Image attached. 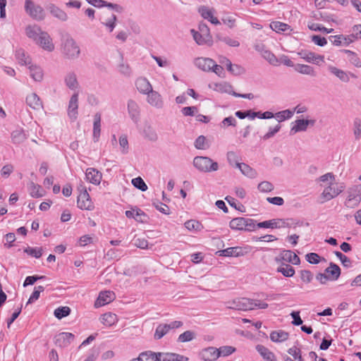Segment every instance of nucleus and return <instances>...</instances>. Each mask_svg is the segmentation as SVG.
Listing matches in <instances>:
<instances>
[{"label": "nucleus", "instance_id": "nucleus-20", "mask_svg": "<svg viewBox=\"0 0 361 361\" xmlns=\"http://www.w3.org/2000/svg\"><path fill=\"white\" fill-rule=\"evenodd\" d=\"M200 356L204 361H214L219 357V354L217 348L208 347L201 350Z\"/></svg>", "mask_w": 361, "mask_h": 361}, {"label": "nucleus", "instance_id": "nucleus-57", "mask_svg": "<svg viewBox=\"0 0 361 361\" xmlns=\"http://www.w3.org/2000/svg\"><path fill=\"white\" fill-rule=\"evenodd\" d=\"M24 252L32 257L39 258L42 255V248L27 247L25 248Z\"/></svg>", "mask_w": 361, "mask_h": 361}, {"label": "nucleus", "instance_id": "nucleus-47", "mask_svg": "<svg viewBox=\"0 0 361 361\" xmlns=\"http://www.w3.org/2000/svg\"><path fill=\"white\" fill-rule=\"evenodd\" d=\"M28 188H29L30 195L32 197L38 198V197H41L44 195V191L42 189L40 185H37V184L34 183L33 182H31L29 184Z\"/></svg>", "mask_w": 361, "mask_h": 361}, {"label": "nucleus", "instance_id": "nucleus-17", "mask_svg": "<svg viewBox=\"0 0 361 361\" xmlns=\"http://www.w3.org/2000/svg\"><path fill=\"white\" fill-rule=\"evenodd\" d=\"M114 299H115V294L114 292L110 291V290L102 291L99 293V295L94 303V306L96 307H99L104 306L106 304L110 303Z\"/></svg>", "mask_w": 361, "mask_h": 361}, {"label": "nucleus", "instance_id": "nucleus-31", "mask_svg": "<svg viewBox=\"0 0 361 361\" xmlns=\"http://www.w3.org/2000/svg\"><path fill=\"white\" fill-rule=\"evenodd\" d=\"M30 71V77L37 82H40L43 79L44 73L42 68L32 63L27 66Z\"/></svg>", "mask_w": 361, "mask_h": 361}, {"label": "nucleus", "instance_id": "nucleus-40", "mask_svg": "<svg viewBox=\"0 0 361 361\" xmlns=\"http://www.w3.org/2000/svg\"><path fill=\"white\" fill-rule=\"evenodd\" d=\"M16 57L19 64L21 66H28L31 63V59L23 49H18L16 52Z\"/></svg>", "mask_w": 361, "mask_h": 361}, {"label": "nucleus", "instance_id": "nucleus-29", "mask_svg": "<svg viewBox=\"0 0 361 361\" xmlns=\"http://www.w3.org/2000/svg\"><path fill=\"white\" fill-rule=\"evenodd\" d=\"M137 90L142 94H145L152 91V87L149 82L145 78H140L135 82Z\"/></svg>", "mask_w": 361, "mask_h": 361}, {"label": "nucleus", "instance_id": "nucleus-37", "mask_svg": "<svg viewBox=\"0 0 361 361\" xmlns=\"http://www.w3.org/2000/svg\"><path fill=\"white\" fill-rule=\"evenodd\" d=\"M256 350L266 361L276 360L274 354L265 346L257 345Z\"/></svg>", "mask_w": 361, "mask_h": 361}, {"label": "nucleus", "instance_id": "nucleus-54", "mask_svg": "<svg viewBox=\"0 0 361 361\" xmlns=\"http://www.w3.org/2000/svg\"><path fill=\"white\" fill-rule=\"evenodd\" d=\"M195 338V333L192 331H186L183 334H180L178 338V341L180 343H185L191 341Z\"/></svg>", "mask_w": 361, "mask_h": 361}, {"label": "nucleus", "instance_id": "nucleus-28", "mask_svg": "<svg viewBox=\"0 0 361 361\" xmlns=\"http://www.w3.org/2000/svg\"><path fill=\"white\" fill-rule=\"evenodd\" d=\"M294 69L296 72L311 77H316L317 72L314 68L309 65L298 63L294 66Z\"/></svg>", "mask_w": 361, "mask_h": 361}, {"label": "nucleus", "instance_id": "nucleus-58", "mask_svg": "<svg viewBox=\"0 0 361 361\" xmlns=\"http://www.w3.org/2000/svg\"><path fill=\"white\" fill-rule=\"evenodd\" d=\"M147 95V102L152 106H157L158 104V93L156 91L152 90L149 93L145 94Z\"/></svg>", "mask_w": 361, "mask_h": 361}, {"label": "nucleus", "instance_id": "nucleus-24", "mask_svg": "<svg viewBox=\"0 0 361 361\" xmlns=\"http://www.w3.org/2000/svg\"><path fill=\"white\" fill-rule=\"evenodd\" d=\"M183 325L181 321H173L170 324H159V338L166 335L170 330L178 329Z\"/></svg>", "mask_w": 361, "mask_h": 361}, {"label": "nucleus", "instance_id": "nucleus-9", "mask_svg": "<svg viewBox=\"0 0 361 361\" xmlns=\"http://www.w3.org/2000/svg\"><path fill=\"white\" fill-rule=\"evenodd\" d=\"M292 219H276L269 221H264L257 224L258 228H283V227H290L293 225Z\"/></svg>", "mask_w": 361, "mask_h": 361}, {"label": "nucleus", "instance_id": "nucleus-43", "mask_svg": "<svg viewBox=\"0 0 361 361\" xmlns=\"http://www.w3.org/2000/svg\"><path fill=\"white\" fill-rule=\"evenodd\" d=\"M201 16L204 18L209 20L212 24L219 25L220 21L217 19V18L213 16V13L210 9L207 7H202L199 10Z\"/></svg>", "mask_w": 361, "mask_h": 361}, {"label": "nucleus", "instance_id": "nucleus-27", "mask_svg": "<svg viewBox=\"0 0 361 361\" xmlns=\"http://www.w3.org/2000/svg\"><path fill=\"white\" fill-rule=\"evenodd\" d=\"M26 104L34 110H39L42 108V103L35 93H31L27 96Z\"/></svg>", "mask_w": 361, "mask_h": 361}, {"label": "nucleus", "instance_id": "nucleus-13", "mask_svg": "<svg viewBox=\"0 0 361 361\" xmlns=\"http://www.w3.org/2000/svg\"><path fill=\"white\" fill-rule=\"evenodd\" d=\"M74 337V335L71 333L61 332L56 335L54 342L57 346L65 348L73 342Z\"/></svg>", "mask_w": 361, "mask_h": 361}, {"label": "nucleus", "instance_id": "nucleus-63", "mask_svg": "<svg viewBox=\"0 0 361 361\" xmlns=\"http://www.w3.org/2000/svg\"><path fill=\"white\" fill-rule=\"evenodd\" d=\"M44 290V287L42 286H39L35 288L33 293L30 295V298L28 299L27 304L28 303H32L37 300H38L40 293L43 292Z\"/></svg>", "mask_w": 361, "mask_h": 361}, {"label": "nucleus", "instance_id": "nucleus-8", "mask_svg": "<svg viewBox=\"0 0 361 361\" xmlns=\"http://www.w3.org/2000/svg\"><path fill=\"white\" fill-rule=\"evenodd\" d=\"M35 44L43 50L52 52L55 49V44L51 35L46 31H44L41 36L39 37Z\"/></svg>", "mask_w": 361, "mask_h": 361}, {"label": "nucleus", "instance_id": "nucleus-2", "mask_svg": "<svg viewBox=\"0 0 361 361\" xmlns=\"http://www.w3.org/2000/svg\"><path fill=\"white\" fill-rule=\"evenodd\" d=\"M193 166L200 172L210 173L219 170V164L208 157L197 156L193 159Z\"/></svg>", "mask_w": 361, "mask_h": 361}, {"label": "nucleus", "instance_id": "nucleus-41", "mask_svg": "<svg viewBox=\"0 0 361 361\" xmlns=\"http://www.w3.org/2000/svg\"><path fill=\"white\" fill-rule=\"evenodd\" d=\"M100 320L104 325L111 326L117 323L118 317L114 313L107 312L102 315Z\"/></svg>", "mask_w": 361, "mask_h": 361}, {"label": "nucleus", "instance_id": "nucleus-44", "mask_svg": "<svg viewBox=\"0 0 361 361\" xmlns=\"http://www.w3.org/2000/svg\"><path fill=\"white\" fill-rule=\"evenodd\" d=\"M336 180V177L333 173H326L320 177H319L317 180V182L320 184L321 186H326L330 183H334Z\"/></svg>", "mask_w": 361, "mask_h": 361}, {"label": "nucleus", "instance_id": "nucleus-7", "mask_svg": "<svg viewBox=\"0 0 361 361\" xmlns=\"http://www.w3.org/2000/svg\"><path fill=\"white\" fill-rule=\"evenodd\" d=\"M251 299L247 298H240L226 302V306L228 309L248 311L252 310Z\"/></svg>", "mask_w": 361, "mask_h": 361}, {"label": "nucleus", "instance_id": "nucleus-51", "mask_svg": "<svg viewBox=\"0 0 361 361\" xmlns=\"http://www.w3.org/2000/svg\"><path fill=\"white\" fill-rule=\"evenodd\" d=\"M185 227L190 231H199L203 228L202 224L196 220H188L185 223Z\"/></svg>", "mask_w": 361, "mask_h": 361}, {"label": "nucleus", "instance_id": "nucleus-36", "mask_svg": "<svg viewBox=\"0 0 361 361\" xmlns=\"http://www.w3.org/2000/svg\"><path fill=\"white\" fill-rule=\"evenodd\" d=\"M237 168L247 178H255L257 176V172L256 170L250 167L247 164L241 163L240 164H237Z\"/></svg>", "mask_w": 361, "mask_h": 361}, {"label": "nucleus", "instance_id": "nucleus-33", "mask_svg": "<svg viewBox=\"0 0 361 361\" xmlns=\"http://www.w3.org/2000/svg\"><path fill=\"white\" fill-rule=\"evenodd\" d=\"M117 17L116 15L111 13L110 15H107L106 18H103L101 20V23L105 26L106 29L111 32L115 29L116 26Z\"/></svg>", "mask_w": 361, "mask_h": 361}, {"label": "nucleus", "instance_id": "nucleus-46", "mask_svg": "<svg viewBox=\"0 0 361 361\" xmlns=\"http://www.w3.org/2000/svg\"><path fill=\"white\" fill-rule=\"evenodd\" d=\"M11 140L13 143L19 144L26 140V135L22 128H18L11 133Z\"/></svg>", "mask_w": 361, "mask_h": 361}, {"label": "nucleus", "instance_id": "nucleus-5", "mask_svg": "<svg viewBox=\"0 0 361 361\" xmlns=\"http://www.w3.org/2000/svg\"><path fill=\"white\" fill-rule=\"evenodd\" d=\"M233 230L252 231L255 228V221L251 219L238 217L233 219L229 224Z\"/></svg>", "mask_w": 361, "mask_h": 361}, {"label": "nucleus", "instance_id": "nucleus-25", "mask_svg": "<svg viewBox=\"0 0 361 361\" xmlns=\"http://www.w3.org/2000/svg\"><path fill=\"white\" fill-rule=\"evenodd\" d=\"M47 9L49 11V12L54 17L58 18L59 20H60L63 22L68 20V14L63 10H62L59 7L55 6L54 4H49L47 6Z\"/></svg>", "mask_w": 361, "mask_h": 361}, {"label": "nucleus", "instance_id": "nucleus-11", "mask_svg": "<svg viewBox=\"0 0 361 361\" xmlns=\"http://www.w3.org/2000/svg\"><path fill=\"white\" fill-rule=\"evenodd\" d=\"M78 97L79 94L74 92L70 98L68 106V116L72 120L75 121L78 114Z\"/></svg>", "mask_w": 361, "mask_h": 361}, {"label": "nucleus", "instance_id": "nucleus-60", "mask_svg": "<svg viewBox=\"0 0 361 361\" xmlns=\"http://www.w3.org/2000/svg\"><path fill=\"white\" fill-rule=\"evenodd\" d=\"M221 20L224 24L226 25L229 28H233L235 25L236 19L233 15L226 14L224 15Z\"/></svg>", "mask_w": 361, "mask_h": 361}, {"label": "nucleus", "instance_id": "nucleus-35", "mask_svg": "<svg viewBox=\"0 0 361 361\" xmlns=\"http://www.w3.org/2000/svg\"><path fill=\"white\" fill-rule=\"evenodd\" d=\"M188 358L176 353H159V361H188Z\"/></svg>", "mask_w": 361, "mask_h": 361}, {"label": "nucleus", "instance_id": "nucleus-50", "mask_svg": "<svg viewBox=\"0 0 361 361\" xmlns=\"http://www.w3.org/2000/svg\"><path fill=\"white\" fill-rule=\"evenodd\" d=\"M294 114V111L286 109L275 114V118L279 122L290 118Z\"/></svg>", "mask_w": 361, "mask_h": 361}, {"label": "nucleus", "instance_id": "nucleus-45", "mask_svg": "<svg viewBox=\"0 0 361 361\" xmlns=\"http://www.w3.org/2000/svg\"><path fill=\"white\" fill-rule=\"evenodd\" d=\"M325 272L329 274V276H331V279L336 280L341 275V269L337 264L331 262L329 267L325 269Z\"/></svg>", "mask_w": 361, "mask_h": 361}, {"label": "nucleus", "instance_id": "nucleus-48", "mask_svg": "<svg viewBox=\"0 0 361 361\" xmlns=\"http://www.w3.org/2000/svg\"><path fill=\"white\" fill-rule=\"evenodd\" d=\"M277 271L286 277H292L295 274V269L288 264H282L277 268Z\"/></svg>", "mask_w": 361, "mask_h": 361}, {"label": "nucleus", "instance_id": "nucleus-32", "mask_svg": "<svg viewBox=\"0 0 361 361\" xmlns=\"http://www.w3.org/2000/svg\"><path fill=\"white\" fill-rule=\"evenodd\" d=\"M126 216L128 218H133L137 222H145L146 221V215L140 209H133L126 211Z\"/></svg>", "mask_w": 361, "mask_h": 361}, {"label": "nucleus", "instance_id": "nucleus-26", "mask_svg": "<svg viewBox=\"0 0 361 361\" xmlns=\"http://www.w3.org/2000/svg\"><path fill=\"white\" fill-rule=\"evenodd\" d=\"M219 62L224 64L226 66L227 70L235 75H240L244 72V70L241 66L236 64L233 65L231 61L225 56H221Z\"/></svg>", "mask_w": 361, "mask_h": 361}, {"label": "nucleus", "instance_id": "nucleus-34", "mask_svg": "<svg viewBox=\"0 0 361 361\" xmlns=\"http://www.w3.org/2000/svg\"><path fill=\"white\" fill-rule=\"evenodd\" d=\"M219 256L239 257L243 255L242 248L240 247H228L217 252Z\"/></svg>", "mask_w": 361, "mask_h": 361}, {"label": "nucleus", "instance_id": "nucleus-6", "mask_svg": "<svg viewBox=\"0 0 361 361\" xmlns=\"http://www.w3.org/2000/svg\"><path fill=\"white\" fill-rule=\"evenodd\" d=\"M25 10L31 18L37 20H42L45 17L42 7L35 4L32 0H25Z\"/></svg>", "mask_w": 361, "mask_h": 361}, {"label": "nucleus", "instance_id": "nucleus-14", "mask_svg": "<svg viewBox=\"0 0 361 361\" xmlns=\"http://www.w3.org/2000/svg\"><path fill=\"white\" fill-rule=\"evenodd\" d=\"M44 31V30H43L40 26L36 24L28 25L25 28V35L35 43L37 41Z\"/></svg>", "mask_w": 361, "mask_h": 361}, {"label": "nucleus", "instance_id": "nucleus-53", "mask_svg": "<svg viewBox=\"0 0 361 361\" xmlns=\"http://www.w3.org/2000/svg\"><path fill=\"white\" fill-rule=\"evenodd\" d=\"M270 27L276 32H281L288 30L290 26L286 23L275 21L270 24Z\"/></svg>", "mask_w": 361, "mask_h": 361}, {"label": "nucleus", "instance_id": "nucleus-21", "mask_svg": "<svg viewBox=\"0 0 361 361\" xmlns=\"http://www.w3.org/2000/svg\"><path fill=\"white\" fill-rule=\"evenodd\" d=\"M85 178L88 182L97 185L101 183L102 174L94 168H88L85 171Z\"/></svg>", "mask_w": 361, "mask_h": 361}, {"label": "nucleus", "instance_id": "nucleus-22", "mask_svg": "<svg viewBox=\"0 0 361 361\" xmlns=\"http://www.w3.org/2000/svg\"><path fill=\"white\" fill-rule=\"evenodd\" d=\"M191 32L195 41L197 44L207 45L209 47H211L213 44V40L211 35H204L194 30H191Z\"/></svg>", "mask_w": 361, "mask_h": 361}, {"label": "nucleus", "instance_id": "nucleus-61", "mask_svg": "<svg viewBox=\"0 0 361 361\" xmlns=\"http://www.w3.org/2000/svg\"><path fill=\"white\" fill-rule=\"evenodd\" d=\"M343 51L348 55L349 61L352 64L358 68L361 67V61L353 51L350 50H344Z\"/></svg>", "mask_w": 361, "mask_h": 361}, {"label": "nucleus", "instance_id": "nucleus-62", "mask_svg": "<svg viewBox=\"0 0 361 361\" xmlns=\"http://www.w3.org/2000/svg\"><path fill=\"white\" fill-rule=\"evenodd\" d=\"M131 183L135 188L140 190L141 191L144 192L147 190V185L145 184L142 178L140 177H137L132 179Z\"/></svg>", "mask_w": 361, "mask_h": 361}, {"label": "nucleus", "instance_id": "nucleus-49", "mask_svg": "<svg viewBox=\"0 0 361 361\" xmlns=\"http://www.w3.org/2000/svg\"><path fill=\"white\" fill-rule=\"evenodd\" d=\"M262 57L267 60L271 65L274 66H279L278 58L269 50L264 51L262 54Z\"/></svg>", "mask_w": 361, "mask_h": 361}, {"label": "nucleus", "instance_id": "nucleus-52", "mask_svg": "<svg viewBox=\"0 0 361 361\" xmlns=\"http://www.w3.org/2000/svg\"><path fill=\"white\" fill-rule=\"evenodd\" d=\"M70 312H71L70 307H68L67 306H64V307H59L56 308L54 310V314L57 319H61L69 315Z\"/></svg>", "mask_w": 361, "mask_h": 361}, {"label": "nucleus", "instance_id": "nucleus-39", "mask_svg": "<svg viewBox=\"0 0 361 361\" xmlns=\"http://www.w3.org/2000/svg\"><path fill=\"white\" fill-rule=\"evenodd\" d=\"M328 69L331 73L339 78L342 82H348L350 80L349 75L347 73L341 70L335 66H330Z\"/></svg>", "mask_w": 361, "mask_h": 361}, {"label": "nucleus", "instance_id": "nucleus-56", "mask_svg": "<svg viewBox=\"0 0 361 361\" xmlns=\"http://www.w3.org/2000/svg\"><path fill=\"white\" fill-rule=\"evenodd\" d=\"M257 188L262 192H269L274 190V186L271 182L264 180L258 184Z\"/></svg>", "mask_w": 361, "mask_h": 361}, {"label": "nucleus", "instance_id": "nucleus-3", "mask_svg": "<svg viewBox=\"0 0 361 361\" xmlns=\"http://www.w3.org/2000/svg\"><path fill=\"white\" fill-rule=\"evenodd\" d=\"M195 66L204 71H212L219 76L224 74V68L210 58L199 57L195 60Z\"/></svg>", "mask_w": 361, "mask_h": 361}, {"label": "nucleus", "instance_id": "nucleus-30", "mask_svg": "<svg viewBox=\"0 0 361 361\" xmlns=\"http://www.w3.org/2000/svg\"><path fill=\"white\" fill-rule=\"evenodd\" d=\"M101 133V115L96 114L94 116L92 137L94 142L99 141Z\"/></svg>", "mask_w": 361, "mask_h": 361}, {"label": "nucleus", "instance_id": "nucleus-15", "mask_svg": "<svg viewBox=\"0 0 361 361\" xmlns=\"http://www.w3.org/2000/svg\"><path fill=\"white\" fill-rule=\"evenodd\" d=\"M78 206L81 209L92 210L94 204L87 191H83L78 195Z\"/></svg>", "mask_w": 361, "mask_h": 361}, {"label": "nucleus", "instance_id": "nucleus-12", "mask_svg": "<svg viewBox=\"0 0 361 361\" xmlns=\"http://www.w3.org/2000/svg\"><path fill=\"white\" fill-rule=\"evenodd\" d=\"M298 55L308 63H313L319 65L321 62H324V56L316 54L312 51L307 50H301L298 52Z\"/></svg>", "mask_w": 361, "mask_h": 361}, {"label": "nucleus", "instance_id": "nucleus-1", "mask_svg": "<svg viewBox=\"0 0 361 361\" xmlns=\"http://www.w3.org/2000/svg\"><path fill=\"white\" fill-rule=\"evenodd\" d=\"M61 52L68 60H76L80 57L81 50L75 39L70 35L65 37L61 44Z\"/></svg>", "mask_w": 361, "mask_h": 361}, {"label": "nucleus", "instance_id": "nucleus-4", "mask_svg": "<svg viewBox=\"0 0 361 361\" xmlns=\"http://www.w3.org/2000/svg\"><path fill=\"white\" fill-rule=\"evenodd\" d=\"M345 188L344 183H330L324 187L323 192L321 194V197L324 201H329L338 196Z\"/></svg>", "mask_w": 361, "mask_h": 361}, {"label": "nucleus", "instance_id": "nucleus-16", "mask_svg": "<svg viewBox=\"0 0 361 361\" xmlns=\"http://www.w3.org/2000/svg\"><path fill=\"white\" fill-rule=\"evenodd\" d=\"M360 187H352L348 190V197L345 202V205L348 207H354L357 206L360 201V195L357 193Z\"/></svg>", "mask_w": 361, "mask_h": 361}, {"label": "nucleus", "instance_id": "nucleus-23", "mask_svg": "<svg viewBox=\"0 0 361 361\" xmlns=\"http://www.w3.org/2000/svg\"><path fill=\"white\" fill-rule=\"evenodd\" d=\"M128 111L131 119L137 123L140 118V107L136 102L130 99L128 101Z\"/></svg>", "mask_w": 361, "mask_h": 361}, {"label": "nucleus", "instance_id": "nucleus-64", "mask_svg": "<svg viewBox=\"0 0 361 361\" xmlns=\"http://www.w3.org/2000/svg\"><path fill=\"white\" fill-rule=\"evenodd\" d=\"M353 126L355 137L356 140H360L361 138V120L356 118L354 121Z\"/></svg>", "mask_w": 361, "mask_h": 361}, {"label": "nucleus", "instance_id": "nucleus-19", "mask_svg": "<svg viewBox=\"0 0 361 361\" xmlns=\"http://www.w3.org/2000/svg\"><path fill=\"white\" fill-rule=\"evenodd\" d=\"M276 261L277 262L285 261L293 264H298L300 262L298 256L291 250H283L279 257L276 258Z\"/></svg>", "mask_w": 361, "mask_h": 361}, {"label": "nucleus", "instance_id": "nucleus-38", "mask_svg": "<svg viewBox=\"0 0 361 361\" xmlns=\"http://www.w3.org/2000/svg\"><path fill=\"white\" fill-rule=\"evenodd\" d=\"M130 361H158V354L152 351H145L141 353L138 357Z\"/></svg>", "mask_w": 361, "mask_h": 361}, {"label": "nucleus", "instance_id": "nucleus-18", "mask_svg": "<svg viewBox=\"0 0 361 361\" xmlns=\"http://www.w3.org/2000/svg\"><path fill=\"white\" fill-rule=\"evenodd\" d=\"M314 120L298 119L294 122L293 126L290 128V133L295 134L298 132L305 131L309 125L314 126Z\"/></svg>", "mask_w": 361, "mask_h": 361}, {"label": "nucleus", "instance_id": "nucleus-55", "mask_svg": "<svg viewBox=\"0 0 361 361\" xmlns=\"http://www.w3.org/2000/svg\"><path fill=\"white\" fill-rule=\"evenodd\" d=\"M216 38L219 41H221V42H224L225 44H226L227 45L232 47H238L240 45V42L238 40H236L235 39H232L227 36L222 37V36L218 35H216Z\"/></svg>", "mask_w": 361, "mask_h": 361}, {"label": "nucleus", "instance_id": "nucleus-42", "mask_svg": "<svg viewBox=\"0 0 361 361\" xmlns=\"http://www.w3.org/2000/svg\"><path fill=\"white\" fill-rule=\"evenodd\" d=\"M288 338V333L279 330L274 331L270 334V339L273 342L280 343L286 341Z\"/></svg>", "mask_w": 361, "mask_h": 361}, {"label": "nucleus", "instance_id": "nucleus-10", "mask_svg": "<svg viewBox=\"0 0 361 361\" xmlns=\"http://www.w3.org/2000/svg\"><path fill=\"white\" fill-rule=\"evenodd\" d=\"M65 85L71 91L79 94L80 85L75 72L70 71L64 77Z\"/></svg>", "mask_w": 361, "mask_h": 361}, {"label": "nucleus", "instance_id": "nucleus-59", "mask_svg": "<svg viewBox=\"0 0 361 361\" xmlns=\"http://www.w3.org/2000/svg\"><path fill=\"white\" fill-rule=\"evenodd\" d=\"M119 146L121 148V152L122 154H126L128 152L129 145L128 141L127 139V136L125 135H122L119 137Z\"/></svg>", "mask_w": 361, "mask_h": 361}]
</instances>
